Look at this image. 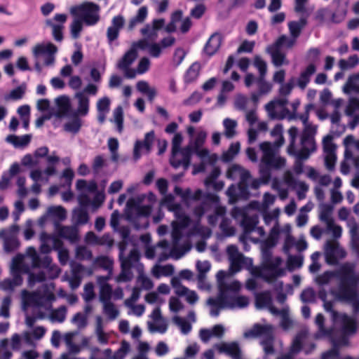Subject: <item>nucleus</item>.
I'll return each mask as SVG.
<instances>
[{
	"mask_svg": "<svg viewBox=\"0 0 359 359\" xmlns=\"http://www.w3.org/2000/svg\"><path fill=\"white\" fill-rule=\"evenodd\" d=\"M339 280L337 297L342 301L352 302L354 314L359 313V299L357 291L359 277L355 272L354 266L346 263L335 272Z\"/></svg>",
	"mask_w": 359,
	"mask_h": 359,
	"instance_id": "f257e3e1",
	"label": "nucleus"
},
{
	"mask_svg": "<svg viewBox=\"0 0 359 359\" xmlns=\"http://www.w3.org/2000/svg\"><path fill=\"white\" fill-rule=\"evenodd\" d=\"M41 259L35 248L30 246L24 253L18 254L13 258L11 266L13 269H18L28 275L27 285L29 287H32L36 283L43 282L46 278V273L43 271L37 273L32 271L34 269L41 267Z\"/></svg>",
	"mask_w": 359,
	"mask_h": 359,
	"instance_id": "f03ea898",
	"label": "nucleus"
},
{
	"mask_svg": "<svg viewBox=\"0 0 359 359\" xmlns=\"http://www.w3.org/2000/svg\"><path fill=\"white\" fill-rule=\"evenodd\" d=\"M109 276H97V283L99 285V301L102 305V313L109 320H114L119 316V310L111 302L112 287L107 283Z\"/></svg>",
	"mask_w": 359,
	"mask_h": 359,
	"instance_id": "7ed1b4c3",
	"label": "nucleus"
},
{
	"mask_svg": "<svg viewBox=\"0 0 359 359\" xmlns=\"http://www.w3.org/2000/svg\"><path fill=\"white\" fill-rule=\"evenodd\" d=\"M21 299L22 309L27 310L28 307L42 308L55 299L53 292L49 291L46 286H44L43 291L38 290L34 292H29L23 290L21 292Z\"/></svg>",
	"mask_w": 359,
	"mask_h": 359,
	"instance_id": "20e7f679",
	"label": "nucleus"
},
{
	"mask_svg": "<svg viewBox=\"0 0 359 359\" xmlns=\"http://www.w3.org/2000/svg\"><path fill=\"white\" fill-rule=\"evenodd\" d=\"M282 259L280 257L273 258L271 249L262 247V266L263 271L266 272L263 277L267 283H272L277 278L285 275V269L280 267Z\"/></svg>",
	"mask_w": 359,
	"mask_h": 359,
	"instance_id": "39448f33",
	"label": "nucleus"
},
{
	"mask_svg": "<svg viewBox=\"0 0 359 359\" xmlns=\"http://www.w3.org/2000/svg\"><path fill=\"white\" fill-rule=\"evenodd\" d=\"M69 13L73 17L82 19L86 26H94L100 20V6L91 1H84L70 7Z\"/></svg>",
	"mask_w": 359,
	"mask_h": 359,
	"instance_id": "423d86ee",
	"label": "nucleus"
},
{
	"mask_svg": "<svg viewBox=\"0 0 359 359\" xmlns=\"http://www.w3.org/2000/svg\"><path fill=\"white\" fill-rule=\"evenodd\" d=\"M182 140V135L180 133H176L174 135L172 140V155L170 163L175 168L182 165L184 170H187L191 163L192 149L190 146L181 149Z\"/></svg>",
	"mask_w": 359,
	"mask_h": 359,
	"instance_id": "0eeeda50",
	"label": "nucleus"
},
{
	"mask_svg": "<svg viewBox=\"0 0 359 359\" xmlns=\"http://www.w3.org/2000/svg\"><path fill=\"white\" fill-rule=\"evenodd\" d=\"M155 201L156 196L152 193L129 199L126 205L128 217H132L133 215L148 216Z\"/></svg>",
	"mask_w": 359,
	"mask_h": 359,
	"instance_id": "6e6552de",
	"label": "nucleus"
},
{
	"mask_svg": "<svg viewBox=\"0 0 359 359\" xmlns=\"http://www.w3.org/2000/svg\"><path fill=\"white\" fill-rule=\"evenodd\" d=\"M140 32L144 38L135 42V46H139L140 49L148 51L153 56H157V19L146 25Z\"/></svg>",
	"mask_w": 359,
	"mask_h": 359,
	"instance_id": "1a4fd4ad",
	"label": "nucleus"
},
{
	"mask_svg": "<svg viewBox=\"0 0 359 359\" xmlns=\"http://www.w3.org/2000/svg\"><path fill=\"white\" fill-rule=\"evenodd\" d=\"M32 52L34 59L36 60V67L39 65L38 61L41 59L43 60L45 65L50 66L55 63L57 48L51 42L43 41L34 45Z\"/></svg>",
	"mask_w": 359,
	"mask_h": 359,
	"instance_id": "9d476101",
	"label": "nucleus"
},
{
	"mask_svg": "<svg viewBox=\"0 0 359 359\" xmlns=\"http://www.w3.org/2000/svg\"><path fill=\"white\" fill-rule=\"evenodd\" d=\"M241 285L238 281H233L230 284L219 283V293L217 299L209 298L208 303L212 306L219 308H225L226 304L229 303V299L226 294L227 291H232L234 292L240 290Z\"/></svg>",
	"mask_w": 359,
	"mask_h": 359,
	"instance_id": "9b49d317",
	"label": "nucleus"
},
{
	"mask_svg": "<svg viewBox=\"0 0 359 359\" xmlns=\"http://www.w3.org/2000/svg\"><path fill=\"white\" fill-rule=\"evenodd\" d=\"M67 20L66 14L57 13L53 18H48L45 21V25L51 28L52 36L57 42H61L63 40V30Z\"/></svg>",
	"mask_w": 359,
	"mask_h": 359,
	"instance_id": "f8f14e48",
	"label": "nucleus"
},
{
	"mask_svg": "<svg viewBox=\"0 0 359 359\" xmlns=\"http://www.w3.org/2000/svg\"><path fill=\"white\" fill-rule=\"evenodd\" d=\"M137 49L139 46H135L133 43L129 51H128L118 64V67L124 72L125 76L128 79H133L136 76V71L130 69L129 67L135 60L137 57Z\"/></svg>",
	"mask_w": 359,
	"mask_h": 359,
	"instance_id": "ddd939ff",
	"label": "nucleus"
},
{
	"mask_svg": "<svg viewBox=\"0 0 359 359\" xmlns=\"http://www.w3.org/2000/svg\"><path fill=\"white\" fill-rule=\"evenodd\" d=\"M18 231L19 227L17 225H12L9 228L0 231V237L4 241V247L6 252H11L19 247Z\"/></svg>",
	"mask_w": 359,
	"mask_h": 359,
	"instance_id": "4468645a",
	"label": "nucleus"
},
{
	"mask_svg": "<svg viewBox=\"0 0 359 359\" xmlns=\"http://www.w3.org/2000/svg\"><path fill=\"white\" fill-rule=\"evenodd\" d=\"M155 132L151 130L145 134L144 141L137 140L133 149V158L135 161L140 158L142 154L149 152L155 140Z\"/></svg>",
	"mask_w": 359,
	"mask_h": 359,
	"instance_id": "2eb2a0df",
	"label": "nucleus"
},
{
	"mask_svg": "<svg viewBox=\"0 0 359 359\" xmlns=\"http://www.w3.org/2000/svg\"><path fill=\"white\" fill-rule=\"evenodd\" d=\"M284 37H278V39L266 48V52L271 55L272 62L276 67H280L283 64H288L286 60V55L280 51L282 41Z\"/></svg>",
	"mask_w": 359,
	"mask_h": 359,
	"instance_id": "dca6fc26",
	"label": "nucleus"
},
{
	"mask_svg": "<svg viewBox=\"0 0 359 359\" xmlns=\"http://www.w3.org/2000/svg\"><path fill=\"white\" fill-rule=\"evenodd\" d=\"M76 188L81 192L79 197L80 203L86 205L90 202L88 194L94 193L97 189V184L94 181L88 182L84 180H79L76 182Z\"/></svg>",
	"mask_w": 359,
	"mask_h": 359,
	"instance_id": "f3484780",
	"label": "nucleus"
},
{
	"mask_svg": "<svg viewBox=\"0 0 359 359\" xmlns=\"http://www.w3.org/2000/svg\"><path fill=\"white\" fill-rule=\"evenodd\" d=\"M41 242L40 250L43 254H48L52 249H57L62 245L61 241L55 236L46 232H41L39 235Z\"/></svg>",
	"mask_w": 359,
	"mask_h": 359,
	"instance_id": "a211bd4d",
	"label": "nucleus"
},
{
	"mask_svg": "<svg viewBox=\"0 0 359 359\" xmlns=\"http://www.w3.org/2000/svg\"><path fill=\"white\" fill-rule=\"evenodd\" d=\"M301 143L303 147L296 154L297 160L303 161L307 159L311 154V150L304 147L306 144L312 145L313 150L315 149V142L313 137L306 131L304 130L301 137Z\"/></svg>",
	"mask_w": 359,
	"mask_h": 359,
	"instance_id": "6ab92c4d",
	"label": "nucleus"
},
{
	"mask_svg": "<svg viewBox=\"0 0 359 359\" xmlns=\"http://www.w3.org/2000/svg\"><path fill=\"white\" fill-rule=\"evenodd\" d=\"M55 109H53L50 112L51 116H55L58 118L66 116L70 109L69 98L66 96L59 97L55 99Z\"/></svg>",
	"mask_w": 359,
	"mask_h": 359,
	"instance_id": "aec40b11",
	"label": "nucleus"
},
{
	"mask_svg": "<svg viewBox=\"0 0 359 359\" xmlns=\"http://www.w3.org/2000/svg\"><path fill=\"white\" fill-rule=\"evenodd\" d=\"M219 353H224L233 359H241V350L239 344L236 341L231 343L222 342L216 346Z\"/></svg>",
	"mask_w": 359,
	"mask_h": 359,
	"instance_id": "412c9836",
	"label": "nucleus"
},
{
	"mask_svg": "<svg viewBox=\"0 0 359 359\" xmlns=\"http://www.w3.org/2000/svg\"><path fill=\"white\" fill-rule=\"evenodd\" d=\"M255 304L257 308L268 307L271 312L279 314L280 311L272 305V297L270 291L258 293L255 297Z\"/></svg>",
	"mask_w": 359,
	"mask_h": 359,
	"instance_id": "4be33fe9",
	"label": "nucleus"
},
{
	"mask_svg": "<svg viewBox=\"0 0 359 359\" xmlns=\"http://www.w3.org/2000/svg\"><path fill=\"white\" fill-rule=\"evenodd\" d=\"M11 270L12 278L6 279L1 283L2 289L6 291H13L23 283V278L20 275L21 271L13 269V266H11Z\"/></svg>",
	"mask_w": 359,
	"mask_h": 359,
	"instance_id": "5701e85b",
	"label": "nucleus"
},
{
	"mask_svg": "<svg viewBox=\"0 0 359 359\" xmlns=\"http://www.w3.org/2000/svg\"><path fill=\"white\" fill-rule=\"evenodd\" d=\"M56 167L53 165H48L47 168L43 170L39 169H34L30 172V178L35 182H43L48 183L49 177L56 174Z\"/></svg>",
	"mask_w": 359,
	"mask_h": 359,
	"instance_id": "b1692460",
	"label": "nucleus"
},
{
	"mask_svg": "<svg viewBox=\"0 0 359 359\" xmlns=\"http://www.w3.org/2000/svg\"><path fill=\"white\" fill-rule=\"evenodd\" d=\"M125 19L122 15H116L112 18L111 25L107 28V37L109 42L116 39L119 34V31L123 27Z\"/></svg>",
	"mask_w": 359,
	"mask_h": 359,
	"instance_id": "393cba45",
	"label": "nucleus"
},
{
	"mask_svg": "<svg viewBox=\"0 0 359 359\" xmlns=\"http://www.w3.org/2000/svg\"><path fill=\"white\" fill-rule=\"evenodd\" d=\"M222 37L220 33L212 34L203 48L205 53L209 56L215 55L221 46Z\"/></svg>",
	"mask_w": 359,
	"mask_h": 359,
	"instance_id": "a878e982",
	"label": "nucleus"
},
{
	"mask_svg": "<svg viewBox=\"0 0 359 359\" xmlns=\"http://www.w3.org/2000/svg\"><path fill=\"white\" fill-rule=\"evenodd\" d=\"M77 101L76 113L79 116H86L89 111L90 99L84 93H76L74 95Z\"/></svg>",
	"mask_w": 359,
	"mask_h": 359,
	"instance_id": "bb28decb",
	"label": "nucleus"
},
{
	"mask_svg": "<svg viewBox=\"0 0 359 359\" xmlns=\"http://www.w3.org/2000/svg\"><path fill=\"white\" fill-rule=\"evenodd\" d=\"M258 223L259 217L257 215H248L244 214L241 222V225L243 229V233L246 235L250 234L255 231Z\"/></svg>",
	"mask_w": 359,
	"mask_h": 359,
	"instance_id": "cd10ccee",
	"label": "nucleus"
},
{
	"mask_svg": "<svg viewBox=\"0 0 359 359\" xmlns=\"http://www.w3.org/2000/svg\"><path fill=\"white\" fill-rule=\"evenodd\" d=\"M343 332L346 334H353L357 332L358 323L355 318L351 317L346 313L341 317Z\"/></svg>",
	"mask_w": 359,
	"mask_h": 359,
	"instance_id": "c85d7f7f",
	"label": "nucleus"
},
{
	"mask_svg": "<svg viewBox=\"0 0 359 359\" xmlns=\"http://www.w3.org/2000/svg\"><path fill=\"white\" fill-rule=\"evenodd\" d=\"M111 101L109 97H104L99 99L96 104L97 110V120L100 123H103L106 119L107 114L110 110Z\"/></svg>",
	"mask_w": 359,
	"mask_h": 359,
	"instance_id": "c756f323",
	"label": "nucleus"
},
{
	"mask_svg": "<svg viewBox=\"0 0 359 359\" xmlns=\"http://www.w3.org/2000/svg\"><path fill=\"white\" fill-rule=\"evenodd\" d=\"M272 333V328L269 325L255 324L252 327L245 333L246 337H257L263 336L264 338Z\"/></svg>",
	"mask_w": 359,
	"mask_h": 359,
	"instance_id": "7c9ffc66",
	"label": "nucleus"
},
{
	"mask_svg": "<svg viewBox=\"0 0 359 359\" xmlns=\"http://www.w3.org/2000/svg\"><path fill=\"white\" fill-rule=\"evenodd\" d=\"M41 267L45 268L48 271V278L55 279L57 278L61 273V269L55 264L53 263V259L49 256H45L41 259Z\"/></svg>",
	"mask_w": 359,
	"mask_h": 359,
	"instance_id": "2f4dec72",
	"label": "nucleus"
},
{
	"mask_svg": "<svg viewBox=\"0 0 359 359\" xmlns=\"http://www.w3.org/2000/svg\"><path fill=\"white\" fill-rule=\"evenodd\" d=\"M47 216L51 217L55 222V226L60 225L58 223L65 220L67 217V211L60 206H50L47 210Z\"/></svg>",
	"mask_w": 359,
	"mask_h": 359,
	"instance_id": "473e14b6",
	"label": "nucleus"
},
{
	"mask_svg": "<svg viewBox=\"0 0 359 359\" xmlns=\"http://www.w3.org/2000/svg\"><path fill=\"white\" fill-rule=\"evenodd\" d=\"M201 65L198 62L192 63L184 75V81L186 84L191 83L196 81L200 74Z\"/></svg>",
	"mask_w": 359,
	"mask_h": 359,
	"instance_id": "72a5a7b5",
	"label": "nucleus"
},
{
	"mask_svg": "<svg viewBox=\"0 0 359 359\" xmlns=\"http://www.w3.org/2000/svg\"><path fill=\"white\" fill-rule=\"evenodd\" d=\"M55 230L60 236L72 242L78 239V233L74 227L57 225Z\"/></svg>",
	"mask_w": 359,
	"mask_h": 359,
	"instance_id": "f704fd0d",
	"label": "nucleus"
},
{
	"mask_svg": "<svg viewBox=\"0 0 359 359\" xmlns=\"http://www.w3.org/2000/svg\"><path fill=\"white\" fill-rule=\"evenodd\" d=\"M316 71V67L314 64H310L309 65L306 69L303 71L299 77L298 79V86L302 89H304L306 88L307 84L310 81V77L312 74H313Z\"/></svg>",
	"mask_w": 359,
	"mask_h": 359,
	"instance_id": "c9c22d12",
	"label": "nucleus"
},
{
	"mask_svg": "<svg viewBox=\"0 0 359 359\" xmlns=\"http://www.w3.org/2000/svg\"><path fill=\"white\" fill-rule=\"evenodd\" d=\"M31 135H24L22 136H16L10 135L6 137V142L13 144L15 147H23L27 146L31 140Z\"/></svg>",
	"mask_w": 359,
	"mask_h": 359,
	"instance_id": "e433bc0d",
	"label": "nucleus"
},
{
	"mask_svg": "<svg viewBox=\"0 0 359 359\" xmlns=\"http://www.w3.org/2000/svg\"><path fill=\"white\" fill-rule=\"evenodd\" d=\"M307 20L305 18H301L299 21H291L288 24V28L290 34L294 39L297 38L302 29L306 25Z\"/></svg>",
	"mask_w": 359,
	"mask_h": 359,
	"instance_id": "4c0bfd02",
	"label": "nucleus"
},
{
	"mask_svg": "<svg viewBox=\"0 0 359 359\" xmlns=\"http://www.w3.org/2000/svg\"><path fill=\"white\" fill-rule=\"evenodd\" d=\"M95 334L99 343L106 344L109 341V334L106 333L103 329L102 318L100 316L96 317Z\"/></svg>",
	"mask_w": 359,
	"mask_h": 359,
	"instance_id": "58836bf2",
	"label": "nucleus"
},
{
	"mask_svg": "<svg viewBox=\"0 0 359 359\" xmlns=\"http://www.w3.org/2000/svg\"><path fill=\"white\" fill-rule=\"evenodd\" d=\"M196 266L198 271L197 279L201 283L205 279L206 273L210 270L211 264L208 261H197Z\"/></svg>",
	"mask_w": 359,
	"mask_h": 359,
	"instance_id": "ea45409f",
	"label": "nucleus"
},
{
	"mask_svg": "<svg viewBox=\"0 0 359 359\" xmlns=\"http://www.w3.org/2000/svg\"><path fill=\"white\" fill-rule=\"evenodd\" d=\"M333 208L330 205H323L320 213V219L327 224V228L333 226L334 219L331 217Z\"/></svg>",
	"mask_w": 359,
	"mask_h": 359,
	"instance_id": "a19ab883",
	"label": "nucleus"
},
{
	"mask_svg": "<svg viewBox=\"0 0 359 359\" xmlns=\"http://www.w3.org/2000/svg\"><path fill=\"white\" fill-rule=\"evenodd\" d=\"M147 8L142 6L137 11L136 15L129 22L128 28L132 30L137 24L142 23L147 16Z\"/></svg>",
	"mask_w": 359,
	"mask_h": 359,
	"instance_id": "79ce46f5",
	"label": "nucleus"
},
{
	"mask_svg": "<svg viewBox=\"0 0 359 359\" xmlns=\"http://www.w3.org/2000/svg\"><path fill=\"white\" fill-rule=\"evenodd\" d=\"M84 22L79 17H74V19L69 26L70 33L74 39H78L83 30Z\"/></svg>",
	"mask_w": 359,
	"mask_h": 359,
	"instance_id": "37998d69",
	"label": "nucleus"
},
{
	"mask_svg": "<svg viewBox=\"0 0 359 359\" xmlns=\"http://www.w3.org/2000/svg\"><path fill=\"white\" fill-rule=\"evenodd\" d=\"M132 278L133 274L130 271V266H129V263L127 262H121V272L116 278V281L117 283L127 282L130 280Z\"/></svg>",
	"mask_w": 359,
	"mask_h": 359,
	"instance_id": "c03bdc74",
	"label": "nucleus"
},
{
	"mask_svg": "<svg viewBox=\"0 0 359 359\" xmlns=\"http://www.w3.org/2000/svg\"><path fill=\"white\" fill-rule=\"evenodd\" d=\"M325 252L337 254L340 258L345 257L346 253L343 248L339 247L338 242L330 240L326 243Z\"/></svg>",
	"mask_w": 359,
	"mask_h": 359,
	"instance_id": "a18cd8bd",
	"label": "nucleus"
},
{
	"mask_svg": "<svg viewBox=\"0 0 359 359\" xmlns=\"http://www.w3.org/2000/svg\"><path fill=\"white\" fill-rule=\"evenodd\" d=\"M245 257L242 254H238L237 256H232L230 259L229 270L232 273L240 271L242 265L244 264Z\"/></svg>",
	"mask_w": 359,
	"mask_h": 359,
	"instance_id": "49530a36",
	"label": "nucleus"
},
{
	"mask_svg": "<svg viewBox=\"0 0 359 359\" xmlns=\"http://www.w3.org/2000/svg\"><path fill=\"white\" fill-rule=\"evenodd\" d=\"M224 127V135L226 137L231 139L236 135V128L237 126V122L231 118H226L223 121Z\"/></svg>",
	"mask_w": 359,
	"mask_h": 359,
	"instance_id": "de8ad7c7",
	"label": "nucleus"
},
{
	"mask_svg": "<svg viewBox=\"0 0 359 359\" xmlns=\"http://www.w3.org/2000/svg\"><path fill=\"white\" fill-rule=\"evenodd\" d=\"M279 231L273 227L271 229L268 238L263 242L262 247L271 249L276 245L278 240Z\"/></svg>",
	"mask_w": 359,
	"mask_h": 359,
	"instance_id": "09e8293b",
	"label": "nucleus"
},
{
	"mask_svg": "<svg viewBox=\"0 0 359 359\" xmlns=\"http://www.w3.org/2000/svg\"><path fill=\"white\" fill-rule=\"evenodd\" d=\"M121 252H120V259L121 262H127L129 263V266H132L135 263H136L139 259V252L135 249L133 248L130 250V255L127 257H124V248L121 245L120 247Z\"/></svg>",
	"mask_w": 359,
	"mask_h": 359,
	"instance_id": "8fccbe9b",
	"label": "nucleus"
},
{
	"mask_svg": "<svg viewBox=\"0 0 359 359\" xmlns=\"http://www.w3.org/2000/svg\"><path fill=\"white\" fill-rule=\"evenodd\" d=\"M137 90L142 93L146 94L150 100H153L156 96V90L150 88L149 83L144 81H140L136 85Z\"/></svg>",
	"mask_w": 359,
	"mask_h": 359,
	"instance_id": "3c124183",
	"label": "nucleus"
},
{
	"mask_svg": "<svg viewBox=\"0 0 359 359\" xmlns=\"http://www.w3.org/2000/svg\"><path fill=\"white\" fill-rule=\"evenodd\" d=\"M67 309L65 306H60V308L53 310L50 316V320L55 323H62L66 318Z\"/></svg>",
	"mask_w": 359,
	"mask_h": 359,
	"instance_id": "603ef678",
	"label": "nucleus"
},
{
	"mask_svg": "<svg viewBox=\"0 0 359 359\" xmlns=\"http://www.w3.org/2000/svg\"><path fill=\"white\" fill-rule=\"evenodd\" d=\"M113 121L116 124L118 133H121L123 129V112L121 107H118L114 109Z\"/></svg>",
	"mask_w": 359,
	"mask_h": 359,
	"instance_id": "864d4df0",
	"label": "nucleus"
},
{
	"mask_svg": "<svg viewBox=\"0 0 359 359\" xmlns=\"http://www.w3.org/2000/svg\"><path fill=\"white\" fill-rule=\"evenodd\" d=\"M94 263L97 266L109 271V275L107 276L111 278L113 261L109 257L105 256L99 257L95 259Z\"/></svg>",
	"mask_w": 359,
	"mask_h": 359,
	"instance_id": "5fc2aeb1",
	"label": "nucleus"
},
{
	"mask_svg": "<svg viewBox=\"0 0 359 359\" xmlns=\"http://www.w3.org/2000/svg\"><path fill=\"white\" fill-rule=\"evenodd\" d=\"M73 220L77 224H84L88 221V215L86 210L78 208L73 212Z\"/></svg>",
	"mask_w": 359,
	"mask_h": 359,
	"instance_id": "6e6d98bb",
	"label": "nucleus"
},
{
	"mask_svg": "<svg viewBox=\"0 0 359 359\" xmlns=\"http://www.w3.org/2000/svg\"><path fill=\"white\" fill-rule=\"evenodd\" d=\"M240 148L241 145L238 142L231 144L228 151L222 154V160L226 162L231 161L234 156L239 152Z\"/></svg>",
	"mask_w": 359,
	"mask_h": 359,
	"instance_id": "4d7b16f0",
	"label": "nucleus"
},
{
	"mask_svg": "<svg viewBox=\"0 0 359 359\" xmlns=\"http://www.w3.org/2000/svg\"><path fill=\"white\" fill-rule=\"evenodd\" d=\"M118 147L119 143L117 139L109 138L108 140V147L111 153V158L114 162H117L119 159L118 153Z\"/></svg>",
	"mask_w": 359,
	"mask_h": 359,
	"instance_id": "13d9d810",
	"label": "nucleus"
},
{
	"mask_svg": "<svg viewBox=\"0 0 359 359\" xmlns=\"http://www.w3.org/2000/svg\"><path fill=\"white\" fill-rule=\"evenodd\" d=\"M137 286L140 290H149L154 287V283L143 273H140L137 278Z\"/></svg>",
	"mask_w": 359,
	"mask_h": 359,
	"instance_id": "bf43d9fd",
	"label": "nucleus"
},
{
	"mask_svg": "<svg viewBox=\"0 0 359 359\" xmlns=\"http://www.w3.org/2000/svg\"><path fill=\"white\" fill-rule=\"evenodd\" d=\"M249 300L245 296H238L236 297H230L229 303L226 304V307L233 308L238 306L240 308L245 307L248 305Z\"/></svg>",
	"mask_w": 359,
	"mask_h": 359,
	"instance_id": "052dcab7",
	"label": "nucleus"
},
{
	"mask_svg": "<svg viewBox=\"0 0 359 359\" xmlns=\"http://www.w3.org/2000/svg\"><path fill=\"white\" fill-rule=\"evenodd\" d=\"M262 163L271 168L280 169L285 166V159L280 156L276 157L275 154H273L269 162L262 161Z\"/></svg>",
	"mask_w": 359,
	"mask_h": 359,
	"instance_id": "680f3d73",
	"label": "nucleus"
},
{
	"mask_svg": "<svg viewBox=\"0 0 359 359\" xmlns=\"http://www.w3.org/2000/svg\"><path fill=\"white\" fill-rule=\"evenodd\" d=\"M358 79L351 75L344 86V92L350 94L353 92L359 93V85L356 83Z\"/></svg>",
	"mask_w": 359,
	"mask_h": 359,
	"instance_id": "e2e57ef3",
	"label": "nucleus"
},
{
	"mask_svg": "<svg viewBox=\"0 0 359 359\" xmlns=\"http://www.w3.org/2000/svg\"><path fill=\"white\" fill-rule=\"evenodd\" d=\"M261 344L266 355L273 354L275 351L273 347V332L265 337L261 341Z\"/></svg>",
	"mask_w": 359,
	"mask_h": 359,
	"instance_id": "0e129e2a",
	"label": "nucleus"
},
{
	"mask_svg": "<svg viewBox=\"0 0 359 359\" xmlns=\"http://www.w3.org/2000/svg\"><path fill=\"white\" fill-rule=\"evenodd\" d=\"M245 175L249 177L250 176L249 172H247L246 174H245L242 176L241 180L238 184V187L239 198L248 199L250 196V192L248 190V183L245 180Z\"/></svg>",
	"mask_w": 359,
	"mask_h": 359,
	"instance_id": "69168bd1",
	"label": "nucleus"
},
{
	"mask_svg": "<svg viewBox=\"0 0 359 359\" xmlns=\"http://www.w3.org/2000/svg\"><path fill=\"white\" fill-rule=\"evenodd\" d=\"M260 149L263 151V156L262 157V161H268L271 159L272 155L274 154L271 143L269 142H264L260 144Z\"/></svg>",
	"mask_w": 359,
	"mask_h": 359,
	"instance_id": "338daca9",
	"label": "nucleus"
},
{
	"mask_svg": "<svg viewBox=\"0 0 359 359\" xmlns=\"http://www.w3.org/2000/svg\"><path fill=\"white\" fill-rule=\"evenodd\" d=\"M72 323L79 329H83L87 325L88 316L82 313H77L72 318Z\"/></svg>",
	"mask_w": 359,
	"mask_h": 359,
	"instance_id": "774afa93",
	"label": "nucleus"
}]
</instances>
